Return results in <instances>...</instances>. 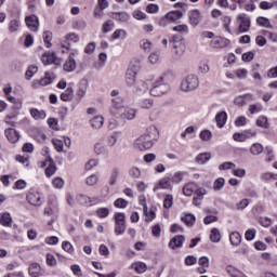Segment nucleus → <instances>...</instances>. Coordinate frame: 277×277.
I'll use <instances>...</instances> for the list:
<instances>
[{
	"label": "nucleus",
	"instance_id": "1",
	"mask_svg": "<svg viewBox=\"0 0 277 277\" xmlns=\"http://www.w3.org/2000/svg\"><path fill=\"white\" fill-rule=\"evenodd\" d=\"M157 137H159V130H157L155 126H150L147 128L146 132L136 140L135 146L138 150H149V148L155 146Z\"/></svg>",
	"mask_w": 277,
	"mask_h": 277
},
{
	"label": "nucleus",
	"instance_id": "2",
	"mask_svg": "<svg viewBox=\"0 0 277 277\" xmlns=\"http://www.w3.org/2000/svg\"><path fill=\"white\" fill-rule=\"evenodd\" d=\"M172 77L171 71H167L160 76L159 79L153 83V87L149 90L150 96H163V94H168L171 90L170 79H172Z\"/></svg>",
	"mask_w": 277,
	"mask_h": 277
},
{
	"label": "nucleus",
	"instance_id": "3",
	"mask_svg": "<svg viewBox=\"0 0 277 277\" xmlns=\"http://www.w3.org/2000/svg\"><path fill=\"white\" fill-rule=\"evenodd\" d=\"M110 106H109V111L111 116L115 118H120V114H122L124 109V97L120 95V91L118 90H113L110 92Z\"/></svg>",
	"mask_w": 277,
	"mask_h": 277
},
{
	"label": "nucleus",
	"instance_id": "4",
	"mask_svg": "<svg viewBox=\"0 0 277 277\" xmlns=\"http://www.w3.org/2000/svg\"><path fill=\"white\" fill-rule=\"evenodd\" d=\"M115 220V235H124L127 232V214L124 212H116L114 214Z\"/></svg>",
	"mask_w": 277,
	"mask_h": 277
},
{
	"label": "nucleus",
	"instance_id": "5",
	"mask_svg": "<svg viewBox=\"0 0 277 277\" xmlns=\"http://www.w3.org/2000/svg\"><path fill=\"white\" fill-rule=\"evenodd\" d=\"M236 25L238 34H248L250 27H252V21L248 14L241 13L236 18Z\"/></svg>",
	"mask_w": 277,
	"mask_h": 277
},
{
	"label": "nucleus",
	"instance_id": "6",
	"mask_svg": "<svg viewBox=\"0 0 277 277\" xmlns=\"http://www.w3.org/2000/svg\"><path fill=\"white\" fill-rule=\"evenodd\" d=\"M200 85V81L198 80V76L188 75L181 83V89L183 92H192L196 90Z\"/></svg>",
	"mask_w": 277,
	"mask_h": 277
},
{
	"label": "nucleus",
	"instance_id": "7",
	"mask_svg": "<svg viewBox=\"0 0 277 277\" xmlns=\"http://www.w3.org/2000/svg\"><path fill=\"white\" fill-rule=\"evenodd\" d=\"M181 18H183L182 11H179V10L170 11L159 21V26L166 27L168 23H179Z\"/></svg>",
	"mask_w": 277,
	"mask_h": 277
},
{
	"label": "nucleus",
	"instance_id": "8",
	"mask_svg": "<svg viewBox=\"0 0 277 277\" xmlns=\"http://www.w3.org/2000/svg\"><path fill=\"white\" fill-rule=\"evenodd\" d=\"M41 62L43 66H51V64H54V66H62V58L57 56L55 52H44L41 56Z\"/></svg>",
	"mask_w": 277,
	"mask_h": 277
},
{
	"label": "nucleus",
	"instance_id": "9",
	"mask_svg": "<svg viewBox=\"0 0 277 277\" xmlns=\"http://www.w3.org/2000/svg\"><path fill=\"white\" fill-rule=\"evenodd\" d=\"M26 200L28 205H31L32 207H41L43 202L42 194H40V192H38L36 188H30L26 196Z\"/></svg>",
	"mask_w": 277,
	"mask_h": 277
},
{
	"label": "nucleus",
	"instance_id": "10",
	"mask_svg": "<svg viewBox=\"0 0 277 277\" xmlns=\"http://www.w3.org/2000/svg\"><path fill=\"white\" fill-rule=\"evenodd\" d=\"M75 55H79V51L75 50L74 52L69 53V56L63 65V70H65V72H75L77 69V61H75Z\"/></svg>",
	"mask_w": 277,
	"mask_h": 277
},
{
	"label": "nucleus",
	"instance_id": "11",
	"mask_svg": "<svg viewBox=\"0 0 277 277\" xmlns=\"http://www.w3.org/2000/svg\"><path fill=\"white\" fill-rule=\"evenodd\" d=\"M201 21H202V14L200 13V10L194 9L188 12V22H189V25H192V27H198Z\"/></svg>",
	"mask_w": 277,
	"mask_h": 277
},
{
	"label": "nucleus",
	"instance_id": "12",
	"mask_svg": "<svg viewBox=\"0 0 277 277\" xmlns=\"http://www.w3.org/2000/svg\"><path fill=\"white\" fill-rule=\"evenodd\" d=\"M183 243H185V236L184 235H175L169 241V248L171 250H179L183 248Z\"/></svg>",
	"mask_w": 277,
	"mask_h": 277
},
{
	"label": "nucleus",
	"instance_id": "13",
	"mask_svg": "<svg viewBox=\"0 0 277 277\" xmlns=\"http://www.w3.org/2000/svg\"><path fill=\"white\" fill-rule=\"evenodd\" d=\"M135 79H137V69H135L134 67H129L126 72L127 85H129L131 88L134 84H136L137 81H135Z\"/></svg>",
	"mask_w": 277,
	"mask_h": 277
},
{
	"label": "nucleus",
	"instance_id": "14",
	"mask_svg": "<svg viewBox=\"0 0 277 277\" xmlns=\"http://www.w3.org/2000/svg\"><path fill=\"white\" fill-rule=\"evenodd\" d=\"M230 44V40L222 37H215L211 42L210 47L212 49H226Z\"/></svg>",
	"mask_w": 277,
	"mask_h": 277
},
{
	"label": "nucleus",
	"instance_id": "15",
	"mask_svg": "<svg viewBox=\"0 0 277 277\" xmlns=\"http://www.w3.org/2000/svg\"><path fill=\"white\" fill-rule=\"evenodd\" d=\"M133 85V92L138 96H142V94H146V92H148V82L144 80H137L136 83H134Z\"/></svg>",
	"mask_w": 277,
	"mask_h": 277
},
{
	"label": "nucleus",
	"instance_id": "16",
	"mask_svg": "<svg viewBox=\"0 0 277 277\" xmlns=\"http://www.w3.org/2000/svg\"><path fill=\"white\" fill-rule=\"evenodd\" d=\"M135 116H137L135 108L124 107L118 118H121V120H134Z\"/></svg>",
	"mask_w": 277,
	"mask_h": 277
},
{
	"label": "nucleus",
	"instance_id": "17",
	"mask_svg": "<svg viewBox=\"0 0 277 277\" xmlns=\"http://www.w3.org/2000/svg\"><path fill=\"white\" fill-rule=\"evenodd\" d=\"M4 135L11 144H16V142L21 140V133H18V131H16L14 128L6 129L4 131Z\"/></svg>",
	"mask_w": 277,
	"mask_h": 277
},
{
	"label": "nucleus",
	"instance_id": "18",
	"mask_svg": "<svg viewBox=\"0 0 277 277\" xmlns=\"http://www.w3.org/2000/svg\"><path fill=\"white\" fill-rule=\"evenodd\" d=\"M25 23L28 29H30V31H38V26L40 25L38 21V16L36 15L26 16Z\"/></svg>",
	"mask_w": 277,
	"mask_h": 277
},
{
	"label": "nucleus",
	"instance_id": "19",
	"mask_svg": "<svg viewBox=\"0 0 277 277\" xmlns=\"http://www.w3.org/2000/svg\"><path fill=\"white\" fill-rule=\"evenodd\" d=\"M47 161L49 162L48 168H45V176L48 179H51L55 172H57V167L55 166V160L51 158V156L48 157Z\"/></svg>",
	"mask_w": 277,
	"mask_h": 277
},
{
	"label": "nucleus",
	"instance_id": "20",
	"mask_svg": "<svg viewBox=\"0 0 277 277\" xmlns=\"http://www.w3.org/2000/svg\"><path fill=\"white\" fill-rule=\"evenodd\" d=\"M227 120H228V114H226V111L217 113L215 116V122L219 129H224V126L226 124Z\"/></svg>",
	"mask_w": 277,
	"mask_h": 277
},
{
	"label": "nucleus",
	"instance_id": "21",
	"mask_svg": "<svg viewBox=\"0 0 277 277\" xmlns=\"http://www.w3.org/2000/svg\"><path fill=\"white\" fill-rule=\"evenodd\" d=\"M172 47L175 57H183V55H185V41H182L180 43H173Z\"/></svg>",
	"mask_w": 277,
	"mask_h": 277
},
{
	"label": "nucleus",
	"instance_id": "22",
	"mask_svg": "<svg viewBox=\"0 0 277 277\" xmlns=\"http://www.w3.org/2000/svg\"><path fill=\"white\" fill-rule=\"evenodd\" d=\"M0 224L1 226H5L6 228L12 227V215L10 212L0 213Z\"/></svg>",
	"mask_w": 277,
	"mask_h": 277
},
{
	"label": "nucleus",
	"instance_id": "23",
	"mask_svg": "<svg viewBox=\"0 0 277 277\" xmlns=\"http://www.w3.org/2000/svg\"><path fill=\"white\" fill-rule=\"evenodd\" d=\"M131 15L127 12H115L113 13V19L117 21L118 23H128Z\"/></svg>",
	"mask_w": 277,
	"mask_h": 277
},
{
	"label": "nucleus",
	"instance_id": "24",
	"mask_svg": "<svg viewBox=\"0 0 277 277\" xmlns=\"http://www.w3.org/2000/svg\"><path fill=\"white\" fill-rule=\"evenodd\" d=\"M196 189H198V185L194 182H190L183 187V194L184 196L190 197L194 196V192H196Z\"/></svg>",
	"mask_w": 277,
	"mask_h": 277
},
{
	"label": "nucleus",
	"instance_id": "25",
	"mask_svg": "<svg viewBox=\"0 0 277 277\" xmlns=\"http://www.w3.org/2000/svg\"><path fill=\"white\" fill-rule=\"evenodd\" d=\"M181 222H183L186 226L192 227L194 224H196V215L186 213L181 216Z\"/></svg>",
	"mask_w": 277,
	"mask_h": 277
},
{
	"label": "nucleus",
	"instance_id": "26",
	"mask_svg": "<svg viewBox=\"0 0 277 277\" xmlns=\"http://www.w3.org/2000/svg\"><path fill=\"white\" fill-rule=\"evenodd\" d=\"M138 107H141V109H153V107H155V100H153V98H141L138 101Z\"/></svg>",
	"mask_w": 277,
	"mask_h": 277
},
{
	"label": "nucleus",
	"instance_id": "27",
	"mask_svg": "<svg viewBox=\"0 0 277 277\" xmlns=\"http://www.w3.org/2000/svg\"><path fill=\"white\" fill-rule=\"evenodd\" d=\"M30 116L34 120H44L47 118V111L39 110L38 108H30Z\"/></svg>",
	"mask_w": 277,
	"mask_h": 277
},
{
	"label": "nucleus",
	"instance_id": "28",
	"mask_svg": "<svg viewBox=\"0 0 277 277\" xmlns=\"http://www.w3.org/2000/svg\"><path fill=\"white\" fill-rule=\"evenodd\" d=\"M210 241H212V243H220V241H222V234L217 227H213L210 230Z\"/></svg>",
	"mask_w": 277,
	"mask_h": 277
},
{
	"label": "nucleus",
	"instance_id": "29",
	"mask_svg": "<svg viewBox=\"0 0 277 277\" xmlns=\"http://www.w3.org/2000/svg\"><path fill=\"white\" fill-rule=\"evenodd\" d=\"M226 272L230 277H248L243 272L239 271L238 268L234 267L233 265H228L226 267Z\"/></svg>",
	"mask_w": 277,
	"mask_h": 277
},
{
	"label": "nucleus",
	"instance_id": "30",
	"mask_svg": "<svg viewBox=\"0 0 277 277\" xmlns=\"http://www.w3.org/2000/svg\"><path fill=\"white\" fill-rule=\"evenodd\" d=\"M105 122L103 116H95L90 120L92 129H101Z\"/></svg>",
	"mask_w": 277,
	"mask_h": 277
},
{
	"label": "nucleus",
	"instance_id": "31",
	"mask_svg": "<svg viewBox=\"0 0 277 277\" xmlns=\"http://www.w3.org/2000/svg\"><path fill=\"white\" fill-rule=\"evenodd\" d=\"M256 25H259L260 27H266L267 29H274V26L272 25V23L269 22V18L264 17V16H259L255 19Z\"/></svg>",
	"mask_w": 277,
	"mask_h": 277
},
{
	"label": "nucleus",
	"instance_id": "32",
	"mask_svg": "<svg viewBox=\"0 0 277 277\" xmlns=\"http://www.w3.org/2000/svg\"><path fill=\"white\" fill-rule=\"evenodd\" d=\"M211 160V153H201L196 157V163H199V166H205L207 161Z\"/></svg>",
	"mask_w": 277,
	"mask_h": 277
},
{
	"label": "nucleus",
	"instance_id": "33",
	"mask_svg": "<svg viewBox=\"0 0 277 277\" xmlns=\"http://www.w3.org/2000/svg\"><path fill=\"white\" fill-rule=\"evenodd\" d=\"M85 92H88V82L87 81H81L79 83L78 90H77V96L79 101L85 96Z\"/></svg>",
	"mask_w": 277,
	"mask_h": 277
},
{
	"label": "nucleus",
	"instance_id": "34",
	"mask_svg": "<svg viewBox=\"0 0 277 277\" xmlns=\"http://www.w3.org/2000/svg\"><path fill=\"white\" fill-rule=\"evenodd\" d=\"M229 241L232 246H241V234H239V232H233L229 235Z\"/></svg>",
	"mask_w": 277,
	"mask_h": 277
},
{
	"label": "nucleus",
	"instance_id": "35",
	"mask_svg": "<svg viewBox=\"0 0 277 277\" xmlns=\"http://www.w3.org/2000/svg\"><path fill=\"white\" fill-rule=\"evenodd\" d=\"M118 176H120V169L114 168L110 173V176L108 179V185H110V186L116 185V183L118 181Z\"/></svg>",
	"mask_w": 277,
	"mask_h": 277
},
{
	"label": "nucleus",
	"instance_id": "36",
	"mask_svg": "<svg viewBox=\"0 0 277 277\" xmlns=\"http://www.w3.org/2000/svg\"><path fill=\"white\" fill-rule=\"evenodd\" d=\"M55 80V75L49 71H45V77L42 78L39 83L40 85H51V83Z\"/></svg>",
	"mask_w": 277,
	"mask_h": 277
},
{
	"label": "nucleus",
	"instance_id": "37",
	"mask_svg": "<svg viewBox=\"0 0 277 277\" xmlns=\"http://www.w3.org/2000/svg\"><path fill=\"white\" fill-rule=\"evenodd\" d=\"M185 176H187V171H177L173 174V176H171V182L179 184L183 181V179H185Z\"/></svg>",
	"mask_w": 277,
	"mask_h": 277
},
{
	"label": "nucleus",
	"instance_id": "38",
	"mask_svg": "<svg viewBox=\"0 0 277 277\" xmlns=\"http://www.w3.org/2000/svg\"><path fill=\"white\" fill-rule=\"evenodd\" d=\"M28 272H29V276H31V277H39L40 276V272H41L40 264L32 263L29 266Z\"/></svg>",
	"mask_w": 277,
	"mask_h": 277
},
{
	"label": "nucleus",
	"instance_id": "39",
	"mask_svg": "<svg viewBox=\"0 0 277 277\" xmlns=\"http://www.w3.org/2000/svg\"><path fill=\"white\" fill-rule=\"evenodd\" d=\"M120 38H122V40H124V38H127V30L116 29L110 37V41L114 42V40H118Z\"/></svg>",
	"mask_w": 277,
	"mask_h": 277
},
{
	"label": "nucleus",
	"instance_id": "40",
	"mask_svg": "<svg viewBox=\"0 0 277 277\" xmlns=\"http://www.w3.org/2000/svg\"><path fill=\"white\" fill-rule=\"evenodd\" d=\"M116 27V24L114 21L108 19L102 25V32L103 34H109V31H114V28Z\"/></svg>",
	"mask_w": 277,
	"mask_h": 277
},
{
	"label": "nucleus",
	"instance_id": "41",
	"mask_svg": "<svg viewBox=\"0 0 277 277\" xmlns=\"http://www.w3.org/2000/svg\"><path fill=\"white\" fill-rule=\"evenodd\" d=\"M72 94H75V90L72 88H67L64 93L61 94V101L68 103V101L72 100Z\"/></svg>",
	"mask_w": 277,
	"mask_h": 277
},
{
	"label": "nucleus",
	"instance_id": "42",
	"mask_svg": "<svg viewBox=\"0 0 277 277\" xmlns=\"http://www.w3.org/2000/svg\"><path fill=\"white\" fill-rule=\"evenodd\" d=\"M72 29H78V31H83L88 27V23L84 19H77L71 24Z\"/></svg>",
	"mask_w": 277,
	"mask_h": 277
},
{
	"label": "nucleus",
	"instance_id": "43",
	"mask_svg": "<svg viewBox=\"0 0 277 277\" xmlns=\"http://www.w3.org/2000/svg\"><path fill=\"white\" fill-rule=\"evenodd\" d=\"M170 181H172V179L169 177V176L162 177V179L159 181V187H160V189H172V184H171Z\"/></svg>",
	"mask_w": 277,
	"mask_h": 277
},
{
	"label": "nucleus",
	"instance_id": "44",
	"mask_svg": "<svg viewBox=\"0 0 277 277\" xmlns=\"http://www.w3.org/2000/svg\"><path fill=\"white\" fill-rule=\"evenodd\" d=\"M224 185H226V180L224 177H217L213 183L214 192H222Z\"/></svg>",
	"mask_w": 277,
	"mask_h": 277
},
{
	"label": "nucleus",
	"instance_id": "45",
	"mask_svg": "<svg viewBox=\"0 0 277 277\" xmlns=\"http://www.w3.org/2000/svg\"><path fill=\"white\" fill-rule=\"evenodd\" d=\"M51 40H53V32L45 30L43 32V42L47 49H51V47H53V44L51 43Z\"/></svg>",
	"mask_w": 277,
	"mask_h": 277
},
{
	"label": "nucleus",
	"instance_id": "46",
	"mask_svg": "<svg viewBox=\"0 0 277 277\" xmlns=\"http://www.w3.org/2000/svg\"><path fill=\"white\" fill-rule=\"evenodd\" d=\"M114 207H116V209H127L129 201L124 198H118L114 201Z\"/></svg>",
	"mask_w": 277,
	"mask_h": 277
},
{
	"label": "nucleus",
	"instance_id": "47",
	"mask_svg": "<svg viewBox=\"0 0 277 277\" xmlns=\"http://www.w3.org/2000/svg\"><path fill=\"white\" fill-rule=\"evenodd\" d=\"M256 126L261 127L262 129H269V121L267 120V117L260 116L256 119Z\"/></svg>",
	"mask_w": 277,
	"mask_h": 277
},
{
	"label": "nucleus",
	"instance_id": "48",
	"mask_svg": "<svg viewBox=\"0 0 277 277\" xmlns=\"http://www.w3.org/2000/svg\"><path fill=\"white\" fill-rule=\"evenodd\" d=\"M77 202H79V205L85 206V205H92V198L85 196V195H78L76 197Z\"/></svg>",
	"mask_w": 277,
	"mask_h": 277
},
{
	"label": "nucleus",
	"instance_id": "49",
	"mask_svg": "<svg viewBox=\"0 0 277 277\" xmlns=\"http://www.w3.org/2000/svg\"><path fill=\"white\" fill-rule=\"evenodd\" d=\"M133 267L136 274H144L148 269V266H146V263H143V262H137L136 264L133 265Z\"/></svg>",
	"mask_w": 277,
	"mask_h": 277
},
{
	"label": "nucleus",
	"instance_id": "50",
	"mask_svg": "<svg viewBox=\"0 0 277 277\" xmlns=\"http://www.w3.org/2000/svg\"><path fill=\"white\" fill-rule=\"evenodd\" d=\"M128 174L131 179H140V176H142V171L137 167H132L129 169Z\"/></svg>",
	"mask_w": 277,
	"mask_h": 277
},
{
	"label": "nucleus",
	"instance_id": "51",
	"mask_svg": "<svg viewBox=\"0 0 277 277\" xmlns=\"http://www.w3.org/2000/svg\"><path fill=\"white\" fill-rule=\"evenodd\" d=\"M172 205H174V196L167 195L163 200V208L164 209H172Z\"/></svg>",
	"mask_w": 277,
	"mask_h": 277
},
{
	"label": "nucleus",
	"instance_id": "52",
	"mask_svg": "<svg viewBox=\"0 0 277 277\" xmlns=\"http://www.w3.org/2000/svg\"><path fill=\"white\" fill-rule=\"evenodd\" d=\"M199 137L202 142H209V140H211V137H213V133H211L210 130H202L199 133Z\"/></svg>",
	"mask_w": 277,
	"mask_h": 277
},
{
	"label": "nucleus",
	"instance_id": "53",
	"mask_svg": "<svg viewBox=\"0 0 277 277\" xmlns=\"http://www.w3.org/2000/svg\"><path fill=\"white\" fill-rule=\"evenodd\" d=\"M36 72H38V66L36 65H30L28 67V69L26 70V79L29 81V79H31V77H34V75H36Z\"/></svg>",
	"mask_w": 277,
	"mask_h": 277
},
{
	"label": "nucleus",
	"instance_id": "54",
	"mask_svg": "<svg viewBox=\"0 0 277 277\" xmlns=\"http://www.w3.org/2000/svg\"><path fill=\"white\" fill-rule=\"evenodd\" d=\"M173 31H177V34H188L189 32V26L186 24H181L173 27Z\"/></svg>",
	"mask_w": 277,
	"mask_h": 277
},
{
	"label": "nucleus",
	"instance_id": "55",
	"mask_svg": "<svg viewBox=\"0 0 277 277\" xmlns=\"http://www.w3.org/2000/svg\"><path fill=\"white\" fill-rule=\"evenodd\" d=\"M98 183V176L96 174H92L85 179V184L89 187H93V185H96Z\"/></svg>",
	"mask_w": 277,
	"mask_h": 277
},
{
	"label": "nucleus",
	"instance_id": "56",
	"mask_svg": "<svg viewBox=\"0 0 277 277\" xmlns=\"http://www.w3.org/2000/svg\"><path fill=\"white\" fill-rule=\"evenodd\" d=\"M251 155H261L263 153V145L255 143L250 148Z\"/></svg>",
	"mask_w": 277,
	"mask_h": 277
},
{
	"label": "nucleus",
	"instance_id": "57",
	"mask_svg": "<svg viewBox=\"0 0 277 277\" xmlns=\"http://www.w3.org/2000/svg\"><path fill=\"white\" fill-rule=\"evenodd\" d=\"M263 111V106L261 104H251L249 106V113L254 115V114H261Z\"/></svg>",
	"mask_w": 277,
	"mask_h": 277
},
{
	"label": "nucleus",
	"instance_id": "58",
	"mask_svg": "<svg viewBox=\"0 0 277 277\" xmlns=\"http://www.w3.org/2000/svg\"><path fill=\"white\" fill-rule=\"evenodd\" d=\"M248 94L237 96L234 100L235 105H237L238 107H243V105H246V98H248Z\"/></svg>",
	"mask_w": 277,
	"mask_h": 277
},
{
	"label": "nucleus",
	"instance_id": "59",
	"mask_svg": "<svg viewBox=\"0 0 277 277\" xmlns=\"http://www.w3.org/2000/svg\"><path fill=\"white\" fill-rule=\"evenodd\" d=\"M140 47L143 51H150L153 49V42L148 41V39H143L140 41Z\"/></svg>",
	"mask_w": 277,
	"mask_h": 277
},
{
	"label": "nucleus",
	"instance_id": "60",
	"mask_svg": "<svg viewBox=\"0 0 277 277\" xmlns=\"http://www.w3.org/2000/svg\"><path fill=\"white\" fill-rule=\"evenodd\" d=\"M62 248L65 252H68V254H72V252H75V247H72L70 241H63Z\"/></svg>",
	"mask_w": 277,
	"mask_h": 277
},
{
	"label": "nucleus",
	"instance_id": "61",
	"mask_svg": "<svg viewBox=\"0 0 277 277\" xmlns=\"http://www.w3.org/2000/svg\"><path fill=\"white\" fill-rule=\"evenodd\" d=\"M233 168H236V164L230 161H225L219 166V170H221V171L233 170Z\"/></svg>",
	"mask_w": 277,
	"mask_h": 277
},
{
	"label": "nucleus",
	"instance_id": "62",
	"mask_svg": "<svg viewBox=\"0 0 277 277\" xmlns=\"http://www.w3.org/2000/svg\"><path fill=\"white\" fill-rule=\"evenodd\" d=\"M147 14H157L159 12V5L155 3H150L146 6Z\"/></svg>",
	"mask_w": 277,
	"mask_h": 277
},
{
	"label": "nucleus",
	"instance_id": "63",
	"mask_svg": "<svg viewBox=\"0 0 277 277\" xmlns=\"http://www.w3.org/2000/svg\"><path fill=\"white\" fill-rule=\"evenodd\" d=\"M97 217L105 219L109 215V209L108 208H100L96 210Z\"/></svg>",
	"mask_w": 277,
	"mask_h": 277
},
{
	"label": "nucleus",
	"instance_id": "64",
	"mask_svg": "<svg viewBox=\"0 0 277 277\" xmlns=\"http://www.w3.org/2000/svg\"><path fill=\"white\" fill-rule=\"evenodd\" d=\"M52 185L55 189H62L64 187V180L62 177H55L52 181Z\"/></svg>",
	"mask_w": 277,
	"mask_h": 277
}]
</instances>
